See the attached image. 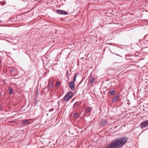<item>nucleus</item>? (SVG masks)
I'll use <instances>...</instances> for the list:
<instances>
[{"label":"nucleus","instance_id":"2eb2a0df","mask_svg":"<svg viewBox=\"0 0 148 148\" xmlns=\"http://www.w3.org/2000/svg\"><path fill=\"white\" fill-rule=\"evenodd\" d=\"M87 60V59H84V60L83 61V62H82V63L83 64H85V63H86Z\"/></svg>","mask_w":148,"mask_h":148},{"label":"nucleus","instance_id":"423d86ee","mask_svg":"<svg viewBox=\"0 0 148 148\" xmlns=\"http://www.w3.org/2000/svg\"><path fill=\"white\" fill-rule=\"evenodd\" d=\"M30 120L29 119H26L23 120L21 122V124L23 125L25 124H29L30 123V122H29Z\"/></svg>","mask_w":148,"mask_h":148},{"label":"nucleus","instance_id":"20e7f679","mask_svg":"<svg viewBox=\"0 0 148 148\" xmlns=\"http://www.w3.org/2000/svg\"><path fill=\"white\" fill-rule=\"evenodd\" d=\"M57 13L60 14L67 15L68 14V12L64 11L58 10L57 11Z\"/></svg>","mask_w":148,"mask_h":148},{"label":"nucleus","instance_id":"f8f14e48","mask_svg":"<svg viewBox=\"0 0 148 148\" xmlns=\"http://www.w3.org/2000/svg\"><path fill=\"white\" fill-rule=\"evenodd\" d=\"M60 82H57L56 84V86L57 87H58L59 86Z\"/></svg>","mask_w":148,"mask_h":148},{"label":"nucleus","instance_id":"412c9836","mask_svg":"<svg viewBox=\"0 0 148 148\" xmlns=\"http://www.w3.org/2000/svg\"><path fill=\"white\" fill-rule=\"evenodd\" d=\"M66 75L67 76H68L69 75V73H68V71H67L66 72Z\"/></svg>","mask_w":148,"mask_h":148},{"label":"nucleus","instance_id":"9d476101","mask_svg":"<svg viewBox=\"0 0 148 148\" xmlns=\"http://www.w3.org/2000/svg\"><path fill=\"white\" fill-rule=\"evenodd\" d=\"M119 99V97L118 96H115V97L112 100V102L113 103L116 102L117 100H118Z\"/></svg>","mask_w":148,"mask_h":148},{"label":"nucleus","instance_id":"9b49d317","mask_svg":"<svg viewBox=\"0 0 148 148\" xmlns=\"http://www.w3.org/2000/svg\"><path fill=\"white\" fill-rule=\"evenodd\" d=\"M8 89L9 91H10V95H11L12 94L13 92L12 88L11 87H8Z\"/></svg>","mask_w":148,"mask_h":148},{"label":"nucleus","instance_id":"dca6fc26","mask_svg":"<svg viewBox=\"0 0 148 148\" xmlns=\"http://www.w3.org/2000/svg\"><path fill=\"white\" fill-rule=\"evenodd\" d=\"M91 110V108L90 107H88L87 109V110L88 112H89Z\"/></svg>","mask_w":148,"mask_h":148},{"label":"nucleus","instance_id":"39448f33","mask_svg":"<svg viewBox=\"0 0 148 148\" xmlns=\"http://www.w3.org/2000/svg\"><path fill=\"white\" fill-rule=\"evenodd\" d=\"M73 81L69 83L70 88L72 90H74V76L73 77Z\"/></svg>","mask_w":148,"mask_h":148},{"label":"nucleus","instance_id":"f3484780","mask_svg":"<svg viewBox=\"0 0 148 148\" xmlns=\"http://www.w3.org/2000/svg\"><path fill=\"white\" fill-rule=\"evenodd\" d=\"M54 110V109L53 108H51V109H49V112H52Z\"/></svg>","mask_w":148,"mask_h":148},{"label":"nucleus","instance_id":"c85d7f7f","mask_svg":"<svg viewBox=\"0 0 148 148\" xmlns=\"http://www.w3.org/2000/svg\"><path fill=\"white\" fill-rule=\"evenodd\" d=\"M0 26H1V25H0Z\"/></svg>","mask_w":148,"mask_h":148},{"label":"nucleus","instance_id":"a878e982","mask_svg":"<svg viewBox=\"0 0 148 148\" xmlns=\"http://www.w3.org/2000/svg\"><path fill=\"white\" fill-rule=\"evenodd\" d=\"M73 108H74V105H73Z\"/></svg>","mask_w":148,"mask_h":148},{"label":"nucleus","instance_id":"f257e3e1","mask_svg":"<svg viewBox=\"0 0 148 148\" xmlns=\"http://www.w3.org/2000/svg\"><path fill=\"white\" fill-rule=\"evenodd\" d=\"M127 140V138L123 137L120 138H117L106 147V148H121Z\"/></svg>","mask_w":148,"mask_h":148},{"label":"nucleus","instance_id":"6ab92c4d","mask_svg":"<svg viewBox=\"0 0 148 148\" xmlns=\"http://www.w3.org/2000/svg\"><path fill=\"white\" fill-rule=\"evenodd\" d=\"M14 69H12L10 71L11 72H13L14 71Z\"/></svg>","mask_w":148,"mask_h":148},{"label":"nucleus","instance_id":"b1692460","mask_svg":"<svg viewBox=\"0 0 148 148\" xmlns=\"http://www.w3.org/2000/svg\"><path fill=\"white\" fill-rule=\"evenodd\" d=\"M77 102H76L75 103V105L77 104Z\"/></svg>","mask_w":148,"mask_h":148},{"label":"nucleus","instance_id":"4be33fe9","mask_svg":"<svg viewBox=\"0 0 148 148\" xmlns=\"http://www.w3.org/2000/svg\"><path fill=\"white\" fill-rule=\"evenodd\" d=\"M10 122L11 123H14V121H11Z\"/></svg>","mask_w":148,"mask_h":148},{"label":"nucleus","instance_id":"393cba45","mask_svg":"<svg viewBox=\"0 0 148 148\" xmlns=\"http://www.w3.org/2000/svg\"><path fill=\"white\" fill-rule=\"evenodd\" d=\"M72 101H74V98H73L72 99Z\"/></svg>","mask_w":148,"mask_h":148},{"label":"nucleus","instance_id":"6e6552de","mask_svg":"<svg viewBox=\"0 0 148 148\" xmlns=\"http://www.w3.org/2000/svg\"><path fill=\"white\" fill-rule=\"evenodd\" d=\"M69 133L71 134H74V130L73 127H70L69 128Z\"/></svg>","mask_w":148,"mask_h":148},{"label":"nucleus","instance_id":"5701e85b","mask_svg":"<svg viewBox=\"0 0 148 148\" xmlns=\"http://www.w3.org/2000/svg\"><path fill=\"white\" fill-rule=\"evenodd\" d=\"M72 115H73V117H74V113H73H73H72Z\"/></svg>","mask_w":148,"mask_h":148},{"label":"nucleus","instance_id":"cd10ccee","mask_svg":"<svg viewBox=\"0 0 148 148\" xmlns=\"http://www.w3.org/2000/svg\"><path fill=\"white\" fill-rule=\"evenodd\" d=\"M1 20H0V23H1Z\"/></svg>","mask_w":148,"mask_h":148},{"label":"nucleus","instance_id":"bb28decb","mask_svg":"<svg viewBox=\"0 0 148 148\" xmlns=\"http://www.w3.org/2000/svg\"><path fill=\"white\" fill-rule=\"evenodd\" d=\"M83 58H81L80 59V60H82V59Z\"/></svg>","mask_w":148,"mask_h":148},{"label":"nucleus","instance_id":"ddd939ff","mask_svg":"<svg viewBox=\"0 0 148 148\" xmlns=\"http://www.w3.org/2000/svg\"><path fill=\"white\" fill-rule=\"evenodd\" d=\"M53 82H51L50 84L49 85V87L51 88L52 87H53Z\"/></svg>","mask_w":148,"mask_h":148},{"label":"nucleus","instance_id":"0eeeda50","mask_svg":"<svg viewBox=\"0 0 148 148\" xmlns=\"http://www.w3.org/2000/svg\"><path fill=\"white\" fill-rule=\"evenodd\" d=\"M88 80L90 82V83L92 84L94 82L95 80V78L94 77L92 76H90L88 78Z\"/></svg>","mask_w":148,"mask_h":148},{"label":"nucleus","instance_id":"a211bd4d","mask_svg":"<svg viewBox=\"0 0 148 148\" xmlns=\"http://www.w3.org/2000/svg\"><path fill=\"white\" fill-rule=\"evenodd\" d=\"M78 115V113H75V117H77Z\"/></svg>","mask_w":148,"mask_h":148},{"label":"nucleus","instance_id":"4468645a","mask_svg":"<svg viewBox=\"0 0 148 148\" xmlns=\"http://www.w3.org/2000/svg\"><path fill=\"white\" fill-rule=\"evenodd\" d=\"M114 93L115 92L114 90H112L110 92V94L111 95H113Z\"/></svg>","mask_w":148,"mask_h":148},{"label":"nucleus","instance_id":"7ed1b4c3","mask_svg":"<svg viewBox=\"0 0 148 148\" xmlns=\"http://www.w3.org/2000/svg\"><path fill=\"white\" fill-rule=\"evenodd\" d=\"M141 128H143L146 127L148 126V120L142 122L140 125Z\"/></svg>","mask_w":148,"mask_h":148},{"label":"nucleus","instance_id":"aec40b11","mask_svg":"<svg viewBox=\"0 0 148 148\" xmlns=\"http://www.w3.org/2000/svg\"><path fill=\"white\" fill-rule=\"evenodd\" d=\"M77 74H75V79H75H75H76V76H77Z\"/></svg>","mask_w":148,"mask_h":148},{"label":"nucleus","instance_id":"f03ea898","mask_svg":"<svg viewBox=\"0 0 148 148\" xmlns=\"http://www.w3.org/2000/svg\"><path fill=\"white\" fill-rule=\"evenodd\" d=\"M73 92L72 91H70L68 92L63 98V100L64 101H69L73 97Z\"/></svg>","mask_w":148,"mask_h":148},{"label":"nucleus","instance_id":"1a4fd4ad","mask_svg":"<svg viewBox=\"0 0 148 148\" xmlns=\"http://www.w3.org/2000/svg\"><path fill=\"white\" fill-rule=\"evenodd\" d=\"M107 121L106 120H102L101 123V125H106L107 123Z\"/></svg>","mask_w":148,"mask_h":148}]
</instances>
